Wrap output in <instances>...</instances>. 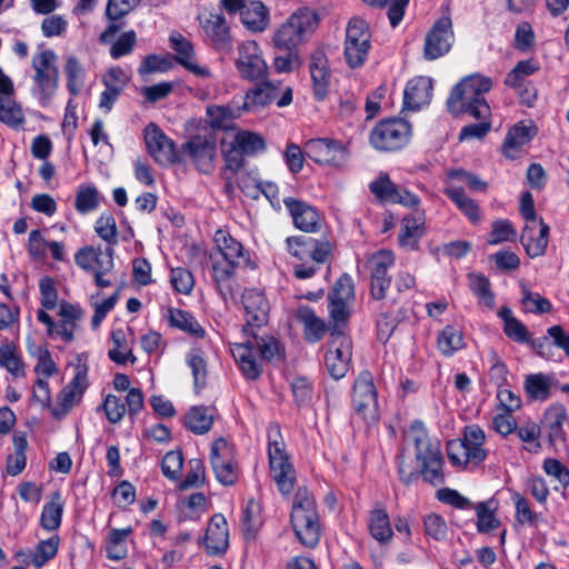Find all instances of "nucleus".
I'll list each match as a JSON object with an SVG mask.
<instances>
[{
  "label": "nucleus",
  "instance_id": "0e129e2a",
  "mask_svg": "<svg viewBox=\"0 0 569 569\" xmlns=\"http://www.w3.org/2000/svg\"><path fill=\"white\" fill-rule=\"evenodd\" d=\"M99 206V192L97 188L87 186L80 187L77 196L74 207L78 212L84 214L93 211Z\"/></svg>",
  "mask_w": 569,
  "mask_h": 569
},
{
  "label": "nucleus",
  "instance_id": "c03bdc74",
  "mask_svg": "<svg viewBox=\"0 0 569 569\" xmlns=\"http://www.w3.org/2000/svg\"><path fill=\"white\" fill-rule=\"evenodd\" d=\"M369 530L371 536L381 543H387L391 540L393 532L385 508L377 507L370 512Z\"/></svg>",
  "mask_w": 569,
  "mask_h": 569
},
{
  "label": "nucleus",
  "instance_id": "c756f323",
  "mask_svg": "<svg viewBox=\"0 0 569 569\" xmlns=\"http://www.w3.org/2000/svg\"><path fill=\"white\" fill-rule=\"evenodd\" d=\"M309 69L315 93L319 99H322L327 93L331 78L328 58L323 48L312 50Z\"/></svg>",
  "mask_w": 569,
  "mask_h": 569
},
{
  "label": "nucleus",
  "instance_id": "0eeeda50",
  "mask_svg": "<svg viewBox=\"0 0 569 569\" xmlns=\"http://www.w3.org/2000/svg\"><path fill=\"white\" fill-rule=\"evenodd\" d=\"M32 68L33 92L42 106H47L57 92L59 84V70L57 56L52 50H42L33 56Z\"/></svg>",
  "mask_w": 569,
  "mask_h": 569
},
{
  "label": "nucleus",
  "instance_id": "a211bd4d",
  "mask_svg": "<svg viewBox=\"0 0 569 569\" xmlns=\"http://www.w3.org/2000/svg\"><path fill=\"white\" fill-rule=\"evenodd\" d=\"M144 142L149 154L161 166H170L179 161L174 142L153 122L143 130Z\"/></svg>",
  "mask_w": 569,
  "mask_h": 569
},
{
  "label": "nucleus",
  "instance_id": "e2e57ef3",
  "mask_svg": "<svg viewBox=\"0 0 569 569\" xmlns=\"http://www.w3.org/2000/svg\"><path fill=\"white\" fill-rule=\"evenodd\" d=\"M366 4L375 8H388V19L390 24L397 27L403 18L405 10L409 3V0H362Z\"/></svg>",
  "mask_w": 569,
  "mask_h": 569
},
{
  "label": "nucleus",
  "instance_id": "3c124183",
  "mask_svg": "<svg viewBox=\"0 0 569 569\" xmlns=\"http://www.w3.org/2000/svg\"><path fill=\"white\" fill-rule=\"evenodd\" d=\"M0 367L7 369L16 378L24 377V363L12 342H6L0 347Z\"/></svg>",
  "mask_w": 569,
  "mask_h": 569
},
{
  "label": "nucleus",
  "instance_id": "a878e982",
  "mask_svg": "<svg viewBox=\"0 0 569 569\" xmlns=\"http://www.w3.org/2000/svg\"><path fill=\"white\" fill-rule=\"evenodd\" d=\"M170 47L176 52L174 60L188 71L200 78H211V71L196 62L194 48L190 40L179 32H172L169 38Z\"/></svg>",
  "mask_w": 569,
  "mask_h": 569
},
{
  "label": "nucleus",
  "instance_id": "f257e3e1",
  "mask_svg": "<svg viewBox=\"0 0 569 569\" xmlns=\"http://www.w3.org/2000/svg\"><path fill=\"white\" fill-rule=\"evenodd\" d=\"M491 88V81L480 76H469L457 83L447 100V108L452 114L468 113L476 119H488L491 116L485 99Z\"/></svg>",
  "mask_w": 569,
  "mask_h": 569
},
{
  "label": "nucleus",
  "instance_id": "de8ad7c7",
  "mask_svg": "<svg viewBox=\"0 0 569 569\" xmlns=\"http://www.w3.org/2000/svg\"><path fill=\"white\" fill-rule=\"evenodd\" d=\"M469 288L477 296L479 303L492 310L496 305L495 292L491 289L490 281L481 273L468 274Z\"/></svg>",
  "mask_w": 569,
  "mask_h": 569
},
{
  "label": "nucleus",
  "instance_id": "a18cd8bd",
  "mask_svg": "<svg viewBox=\"0 0 569 569\" xmlns=\"http://www.w3.org/2000/svg\"><path fill=\"white\" fill-rule=\"evenodd\" d=\"M523 388L531 401H546L551 396V381L542 372L528 375Z\"/></svg>",
  "mask_w": 569,
  "mask_h": 569
},
{
  "label": "nucleus",
  "instance_id": "72a5a7b5",
  "mask_svg": "<svg viewBox=\"0 0 569 569\" xmlns=\"http://www.w3.org/2000/svg\"><path fill=\"white\" fill-rule=\"evenodd\" d=\"M567 420V409L560 403H551L543 412L542 423L548 430V441L555 445L559 440H565L563 423Z\"/></svg>",
  "mask_w": 569,
  "mask_h": 569
},
{
  "label": "nucleus",
  "instance_id": "09e8293b",
  "mask_svg": "<svg viewBox=\"0 0 569 569\" xmlns=\"http://www.w3.org/2000/svg\"><path fill=\"white\" fill-rule=\"evenodd\" d=\"M232 146L238 148L244 156H253L266 149V141L262 136L257 132L240 130L232 140Z\"/></svg>",
  "mask_w": 569,
  "mask_h": 569
},
{
  "label": "nucleus",
  "instance_id": "4c0bfd02",
  "mask_svg": "<svg viewBox=\"0 0 569 569\" xmlns=\"http://www.w3.org/2000/svg\"><path fill=\"white\" fill-rule=\"evenodd\" d=\"M243 109L241 104L232 106H209L207 108L208 123L217 130H228L232 128L236 119L240 118Z\"/></svg>",
  "mask_w": 569,
  "mask_h": 569
},
{
  "label": "nucleus",
  "instance_id": "7ed1b4c3",
  "mask_svg": "<svg viewBox=\"0 0 569 569\" xmlns=\"http://www.w3.org/2000/svg\"><path fill=\"white\" fill-rule=\"evenodd\" d=\"M216 248L223 261H216L212 266L213 279L223 298L230 292V288H222V283L233 278L237 268L253 267L250 253L242 243L233 238L227 230L219 229L213 237Z\"/></svg>",
  "mask_w": 569,
  "mask_h": 569
},
{
  "label": "nucleus",
  "instance_id": "f3484780",
  "mask_svg": "<svg viewBox=\"0 0 569 569\" xmlns=\"http://www.w3.org/2000/svg\"><path fill=\"white\" fill-rule=\"evenodd\" d=\"M352 356V343L349 337L335 330L331 333L328 351L326 353V366L335 379H341L349 370Z\"/></svg>",
  "mask_w": 569,
  "mask_h": 569
},
{
  "label": "nucleus",
  "instance_id": "5701e85b",
  "mask_svg": "<svg viewBox=\"0 0 569 569\" xmlns=\"http://www.w3.org/2000/svg\"><path fill=\"white\" fill-rule=\"evenodd\" d=\"M355 298L353 281L350 276L342 274L329 293V311L336 323L345 322L349 316V303Z\"/></svg>",
  "mask_w": 569,
  "mask_h": 569
},
{
  "label": "nucleus",
  "instance_id": "39448f33",
  "mask_svg": "<svg viewBox=\"0 0 569 569\" xmlns=\"http://www.w3.org/2000/svg\"><path fill=\"white\" fill-rule=\"evenodd\" d=\"M291 523L301 545L307 548H315L318 545L321 528L316 501L306 488H299L295 495Z\"/></svg>",
  "mask_w": 569,
  "mask_h": 569
},
{
  "label": "nucleus",
  "instance_id": "9d476101",
  "mask_svg": "<svg viewBox=\"0 0 569 569\" xmlns=\"http://www.w3.org/2000/svg\"><path fill=\"white\" fill-rule=\"evenodd\" d=\"M371 48V32L369 24L361 18H352L346 30L345 59L347 64L355 69L361 67Z\"/></svg>",
  "mask_w": 569,
  "mask_h": 569
},
{
  "label": "nucleus",
  "instance_id": "69168bd1",
  "mask_svg": "<svg viewBox=\"0 0 569 569\" xmlns=\"http://www.w3.org/2000/svg\"><path fill=\"white\" fill-rule=\"evenodd\" d=\"M97 234L111 246L118 243L116 219L111 213H102L96 221Z\"/></svg>",
  "mask_w": 569,
  "mask_h": 569
},
{
  "label": "nucleus",
  "instance_id": "58836bf2",
  "mask_svg": "<svg viewBox=\"0 0 569 569\" xmlns=\"http://www.w3.org/2000/svg\"><path fill=\"white\" fill-rule=\"evenodd\" d=\"M447 455L450 462L457 467H466L468 463H478L485 459V451H472L461 439L451 440L447 445Z\"/></svg>",
  "mask_w": 569,
  "mask_h": 569
},
{
  "label": "nucleus",
  "instance_id": "ea45409f",
  "mask_svg": "<svg viewBox=\"0 0 569 569\" xmlns=\"http://www.w3.org/2000/svg\"><path fill=\"white\" fill-rule=\"evenodd\" d=\"M64 503L60 491H54L50 496V500L44 503L40 516V525L47 531L57 530L62 520Z\"/></svg>",
  "mask_w": 569,
  "mask_h": 569
},
{
  "label": "nucleus",
  "instance_id": "052dcab7",
  "mask_svg": "<svg viewBox=\"0 0 569 569\" xmlns=\"http://www.w3.org/2000/svg\"><path fill=\"white\" fill-rule=\"evenodd\" d=\"M536 47V34L528 21L520 22L515 31L513 48L521 53H529Z\"/></svg>",
  "mask_w": 569,
  "mask_h": 569
},
{
  "label": "nucleus",
  "instance_id": "c9c22d12",
  "mask_svg": "<svg viewBox=\"0 0 569 569\" xmlns=\"http://www.w3.org/2000/svg\"><path fill=\"white\" fill-rule=\"evenodd\" d=\"M425 221L421 216H407L401 221V230L398 237L399 244L408 250L418 249L420 238L423 236Z\"/></svg>",
  "mask_w": 569,
  "mask_h": 569
},
{
  "label": "nucleus",
  "instance_id": "37998d69",
  "mask_svg": "<svg viewBox=\"0 0 569 569\" xmlns=\"http://www.w3.org/2000/svg\"><path fill=\"white\" fill-rule=\"evenodd\" d=\"M168 321L171 327L182 330L196 338H203L206 335L204 329L188 311L170 308L168 310Z\"/></svg>",
  "mask_w": 569,
  "mask_h": 569
},
{
  "label": "nucleus",
  "instance_id": "9b49d317",
  "mask_svg": "<svg viewBox=\"0 0 569 569\" xmlns=\"http://www.w3.org/2000/svg\"><path fill=\"white\" fill-rule=\"evenodd\" d=\"M210 463L217 480L224 486H232L239 476L234 448L224 438L216 439L211 445Z\"/></svg>",
  "mask_w": 569,
  "mask_h": 569
},
{
  "label": "nucleus",
  "instance_id": "6e6d98bb",
  "mask_svg": "<svg viewBox=\"0 0 569 569\" xmlns=\"http://www.w3.org/2000/svg\"><path fill=\"white\" fill-rule=\"evenodd\" d=\"M0 121L13 128L21 127L24 122L22 108L12 96L0 98Z\"/></svg>",
  "mask_w": 569,
  "mask_h": 569
},
{
  "label": "nucleus",
  "instance_id": "2eb2a0df",
  "mask_svg": "<svg viewBox=\"0 0 569 569\" xmlns=\"http://www.w3.org/2000/svg\"><path fill=\"white\" fill-rule=\"evenodd\" d=\"M409 126L398 119L380 121L370 134L371 144L383 151H392L403 147L409 139Z\"/></svg>",
  "mask_w": 569,
  "mask_h": 569
},
{
  "label": "nucleus",
  "instance_id": "c85d7f7f",
  "mask_svg": "<svg viewBox=\"0 0 569 569\" xmlns=\"http://www.w3.org/2000/svg\"><path fill=\"white\" fill-rule=\"evenodd\" d=\"M512 432H516L523 442H535L533 452L540 450L541 443L538 439L541 435V427L539 425L529 420L519 427L512 415H500V436L506 437Z\"/></svg>",
  "mask_w": 569,
  "mask_h": 569
},
{
  "label": "nucleus",
  "instance_id": "49530a36",
  "mask_svg": "<svg viewBox=\"0 0 569 569\" xmlns=\"http://www.w3.org/2000/svg\"><path fill=\"white\" fill-rule=\"evenodd\" d=\"M297 319L305 327V336L307 340L316 342L325 335V322L319 319L310 308H299L297 311Z\"/></svg>",
  "mask_w": 569,
  "mask_h": 569
},
{
  "label": "nucleus",
  "instance_id": "6e6552de",
  "mask_svg": "<svg viewBox=\"0 0 569 569\" xmlns=\"http://www.w3.org/2000/svg\"><path fill=\"white\" fill-rule=\"evenodd\" d=\"M276 438H271L269 433V470L270 477L276 482L278 490L288 496L296 483V470L290 462V458L286 451L284 442L280 438L279 430H274Z\"/></svg>",
  "mask_w": 569,
  "mask_h": 569
},
{
  "label": "nucleus",
  "instance_id": "20e7f679",
  "mask_svg": "<svg viewBox=\"0 0 569 569\" xmlns=\"http://www.w3.org/2000/svg\"><path fill=\"white\" fill-rule=\"evenodd\" d=\"M405 441L416 447V458L421 463L420 475L423 480L432 486L445 482L443 457L440 446L431 442L422 422L416 421L405 433Z\"/></svg>",
  "mask_w": 569,
  "mask_h": 569
},
{
  "label": "nucleus",
  "instance_id": "f03ea898",
  "mask_svg": "<svg viewBox=\"0 0 569 569\" xmlns=\"http://www.w3.org/2000/svg\"><path fill=\"white\" fill-rule=\"evenodd\" d=\"M252 339L242 343H233L231 353L242 375L249 380L258 379L262 373L261 362L256 359L254 350L267 361L280 360L279 341L272 336H259L257 331L247 333Z\"/></svg>",
  "mask_w": 569,
  "mask_h": 569
},
{
  "label": "nucleus",
  "instance_id": "13d9d810",
  "mask_svg": "<svg viewBox=\"0 0 569 569\" xmlns=\"http://www.w3.org/2000/svg\"><path fill=\"white\" fill-rule=\"evenodd\" d=\"M446 196H448L456 206L471 220L477 221L478 206L472 199L466 196L465 191L460 187H448L445 189Z\"/></svg>",
  "mask_w": 569,
  "mask_h": 569
},
{
  "label": "nucleus",
  "instance_id": "774afa93",
  "mask_svg": "<svg viewBox=\"0 0 569 569\" xmlns=\"http://www.w3.org/2000/svg\"><path fill=\"white\" fill-rule=\"evenodd\" d=\"M369 188L379 200L389 202H392L399 190V187L390 180L388 174H380L377 180L370 183Z\"/></svg>",
  "mask_w": 569,
  "mask_h": 569
},
{
  "label": "nucleus",
  "instance_id": "b1692460",
  "mask_svg": "<svg viewBox=\"0 0 569 569\" xmlns=\"http://www.w3.org/2000/svg\"><path fill=\"white\" fill-rule=\"evenodd\" d=\"M452 38L453 33L450 18H440L426 37L425 58L435 60L446 54L451 48Z\"/></svg>",
  "mask_w": 569,
  "mask_h": 569
},
{
  "label": "nucleus",
  "instance_id": "423d86ee",
  "mask_svg": "<svg viewBox=\"0 0 569 569\" xmlns=\"http://www.w3.org/2000/svg\"><path fill=\"white\" fill-rule=\"evenodd\" d=\"M319 23L316 11L302 8L292 13L274 32L272 41L277 49L296 50L315 32Z\"/></svg>",
  "mask_w": 569,
  "mask_h": 569
},
{
  "label": "nucleus",
  "instance_id": "5fc2aeb1",
  "mask_svg": "<svg viewBox=\"0 0 569 569\" xmlns=\"http://www.w3.org/2000/svg\"><path fill=\"white\" fill-rule=\"evenodd\" d=\"M60 545V538L58 536H53L47 540L40 541L36 548L30 551V562L36 568H41L49 560L56 557Z\"/></svg>",
  "mask_w": 569,
  "mask_h": 569
},
{
  "label": "nucleus",
  "instance_id": "4be33fe9",
  "mask_svg": "<svg viewBox=\"0 0 569 569\" xmlns=\"http://www.w3.org/2000/svg\"><path fill=\"white\" fill-rule=\"evenodd\" d=\"M538 134V128L531 121L526 123L519 121L509 128L503 143L501 146V152L510 160H517L522 158L525 154V147Z\"/></svg>",
  "mask_w": 569,
  "mask_h": 569
},
{
  "label": "nucleus",
  "instance_id": "603ef678",
  "mask_svg": "<svg viewBox=\"0 0 569 569\" xmlns=\"http://www.w3.org/2000/svg\"><path fill=\"white\" fill-rule=\"evenodd\" d=\"M187 363L193 376V385L197 391L207 386L208 369L204 352L201 349H192L187 356Z\"/></svg>",
  "mask_w": 569,
  "mask_h": 569
},
{
  "label": "nucleus",
  "instance_id": "4468645a",
  "mask_svg": "<svg viewBox=\"0 0 569 569\" xmlns=\"http://www.w3.org/2000/svg\"><path fill=\"white\" fill-rule=\"evenodd\" d=\"M393 263L395 254L388 249L378 250L368 258L366 267L370 273V295L373 299L381 300L386 297L391 283L388 271Z\"/></svg>",
  "mask_w": 569,
  "mask_h": 569
},
{
  "label": "nucleus",
  "instance_id": "f8f14e48",
  "mask_svg": "<svg viewBox=\"0 0 569 569\" xmlns=\"http://www.w3.org/2000/svg\"><path fill=\"white\" fill-rule=\"evenodd\" d=\"M234 66L239 76L248 81H260L268 76V66L262 51L253 40L243 41L238 46Z\"/></svg>",
  "mask_w": 569,
  "mask_h": 569
},
{
  "label": "nucleus",
  "instance_id": "79ce46f5",
  "mask_svg": "<svg viewBox=\"0 0 569 569\" xmlns=\"http://www.w3.org/2000/svg\"><path fill=\"white\" fill-rule=\"evenodd\" d=\"M242 23L252 31H263L268 27V9L260 1H250L241 11Z\"/></svg>",
  "mask_w": 569,
  "mask_h": 569
},
{
  "label": "nucleus",
  "instance_id": "1a4fd4ad",
  "mask_svg": "<svg viewBox=\"0 0 569 569\" xmlns=\"http://www.w3.org/2000/svg\"><path fill=\"white\" fill-rule=\"evenodd\" d=\"M273 101L280 108L289 106L292 102V89L282 87L280 82L263 81L246 92L241 109L257 113Z\"/></svg>",
  "mask_w": 569,
  "mask_h": 569
},
{
  "label": "nucleus",
  "instance_id": "e433bc0d",
  "mask_svg": "<svg viewBox=\"0 0 569 569\" xmlns=\"http://www.w3.org/2000/svg\"><path fill=\"white\" fill-rule=\"evenodd\" d=\"M500 319L502 329L508 339L518 345H526L531 337L528 327L512 315V310L507 307H500Z\"/></svg>",
  "mask_w": 569,
  "mask_h": 569
},
{
  "label": "nucleus",
  "instance_id": "393cba45",
  "mask_svg": "<svg viewBox=\"0 0 569 569\" xmlns=\"http://www.w3.org/2000/svg\"><path fill=\"white\" fill-rule=\"evenodd\" d=\"M200 24L206 39L213 49L224 52L231 50L232 38L230 27L222 14L209 13L204 18H200Z\"/></svg>",
  "mask_w": 569,
  "mask_h": 569
},
{
  "label": "nucleus",
  "instance_id": "ddd939ff",
  "mask_svg": "<svg viewBox=\"0 0 569 569\" xmlns=\"http://www.w3.org/2000/svg\"><path fill=\"white\" fill-rule=\"evenodd\" d=\"M352 407L363 420L377 421L379 419L377 390L372 376L368 371L361 372L353 383Z\"/></svg>",
  "mask_w": 569,
  "mask_h": 569
},
{
  "label": "nucleus",
  "instance_id": "338daca9",
  "mask_svg": "<svg viewBox=\"0 0 569 569\" xmlns=\"http://www.w3.org/2000/svg\"><path fill=\"white\" fill-rule=\"evenodd\" d=\"M515 500V519L521 525L533 526L538 522L540 513L535 512L528 499L519 493L513 497Z\"/></svg>",
  "mask_w": 569,
  "mask_h": 569
},
{
  "label": "nucleus",
  "instance_id": "f704fd0d",
  "mask_svg": "<svg viewBox=\"0 0 569 569\" xmlns=\"http://www.w3.org/2000/svg\"><path fill=\"white\" fill-rule=\"evenodd\" d=\"M541 69L538 59L531 57L529 59L520 60L516 66L506 74L503 83L510 89H518L530 82L528 78Z\"/></svg>",
  "mask_w": 569,
  "mask_h": 569
},
{
  "label": "nucleus",
  "instance_id": "2f4dec72",
  "mask_svg": "<svg viewBox=\"0 0 569 569\" xmlns=\"http://www.w3.org/2000/svg\"><path fill=\"white\" fill-rule=\"evenodd\" d=\"M432 87V80L428 77L421 76L411 79L405 89V107L416 111L428 104L431 99Z\"/></svg>",
  "mask_w": 569,
  "mask_h": 569
},
{
  "label": "nucleus",
  "instance_id": "dca6fc26",
  "mask_svg": "<svg viewBox=\"0 0 569 569\" xmlns=\"http://www.w3.org/2000/svg\"><path fill=\"white\" fill-rule=\"evenodd\" d=\"M181 152L192 161L202 173H209L214 168L217 142L213 134H198L182 144Z\"/></svg>",
  "mask_w": 569,
  "mask_h": 569
},
{
  "label": "nucleus",
  "instance_id": "412c9836",
  "mask_svg": "<svg viewBox=\"0 0 569 569\" xmlns=\"http://www.w3.org/2000/svg\"><path fill=\"white\" fill-rule=\"evenodd\" d=\"M88 387V370L86 366H78L72 380L60 391L58 407L51 413L56 419L64 417L71 408L80 402Z\"/></svg>",
  "mask_w": 569,
  "mask_h": 569
},
{
  "label": "nucleus",
  "instance_id": "cd10ccee",
  "mask_svg": "<svg viewBox=\"0 0 569 569\" xmlns=\"http://www.w3.org/2000/svg\"><path fill=\"white\" fill-rule=\"evenodd\" d=\"M202 541L208 555L218 556L227 551L229 547V529L227 520L222 515L212 516Z\"/></svg>",
  "mask_w": 569,
  "mask_h": 569
},
{
  "label": "nucleus",
  "instance_id": "4d7b16f0",
  "mask_svg": "<svg viewBox=\"0 0 569 569\" xmlns=\"http://www.w3.org/2000/svg\"><path fill=\"white\" fill-rule=\"evenodd\" d=\"M13 447L14 452L7 458V472L10 476L19 475L26 467V450L28 448L26 436L16 435L13 437Z\"/></svg>",
  "mask_w": 569,
  "mask_h": 569
},
{
  "label": "nucleus",
  "instance_id": "aec40b11",
  "mask_svg": "<svg viewBox=\"0 0 569 569\" xmlns=\"http://www.w3.org/2000/svg\"><path fill=\"white\" fill-rule=\"evenodd\" d=\"M246 315L244 333H249L266 326L269 320L270 305L262 291L248 289L242 295Z\"/></svg>",
  "mask_w": 569,
  "mask_h": 569
},
{
  "label": "nucleus",
  "instance_id": "864d4df0",
  "mask_svg": "<svg viewBox=\"0 0 569 569\" xmlns=\"http://www.w3.org/2000/svg\"><path fill=\"white\" fill-rule=\"evenodd\" d=\"M130 527L124 529H112L107 540V555L112 560H121L126 558L128 548L127 539L131 535Z\"/></svg>",
  "mask_w": 569,
  "mask_h": 569
},
{
  "label": "nucleus",
  "instance_id": "680f3d73",
  "mask_svg": "<svg viewBox=\"0 0 569 569\" xmlns=\"http://www.w3.org/2000/svg\"><path fill=\"white\" fill-rule=\"evenodd\" d=\"M64 71L67 76V88L72 96H77L83 84L84 70L79 60L71 56L66 61Z\"/></svg>",
  "mask_w": 569,
  "mask_h": 569
},
{
  "label": "nucleus",
  "instance_id": "7c9ffc66",
  "mask_svg": "<svg viewBox=\"0 0 569 569\" xmlns=\"http://www.w3.org/2000/svg\"><path fill=\"white\" fill-rule=\"evenodd\" d=\"M283 203L288 208L293 223L298 229L306 232L318 230L320 217L315 208L293 198H286Z\"/></svg>",
  "mask_w": 569,
  "mask_h": 569
},
{
  "label": "nucleus",
  "instance_id": "bf43d9fd",
  "mask_svg": "<svg viewBox=\"0 0 569 569\" xmlns=\"http://www.w3.org/2000/svg\"><path fill=\"white\" fill-rule=\"evenodd\" d=\"M463 346L462 332L452 326H446L438 337V348L450 356Z\"/></svg>",
  "mask_w": 569,
  "mask_h": 569
},
{
  "label": "nucleus",
  "instance_id": "6ab92c4d",
  "mask_svg": "<svg viewBox=\"0 0 569 569\" xmlns=\"http://www.w3.org/2000/svg\"><path fill=\"white\" fill-rule=\"evenodd\" d=\"M305 153L320 164L342 167L348 159L347 149L332 139H311L305 144Z\"/></svg>",
  "mask_w": 569,
  "mask_h": 569
},
{
  "label": "nucleus",
  "instance_id": "a19ab883",
  "mask_svg": "<svg viewBox=\"0 0 569 569\" xmlns=\"http://www.w3.org/2000/svg\"><path fill=\"white\" fill-rule=\"evenodd\" d=\"M213 423V410L208 407H192L184 417V426L196 435L207 433Z\"/></svg>",
  "mask_w": 569,
  "mask_h": 569
},
{
  "label": "nucleus",
  "instance_id": "8fccbe9b",
  "mask_svg": "<svg viewBox=\"0 0 569 569\" xmlns=\"http://www.w3.org/2000/svg\"><path fill=\"white\" fill-rule=\"evenodd\" d=\"M113 347L108 351L109 358L117 365H126L128 361L134 363L137 358L132 353L131 347L127 345L123 330L116 329L111 332Z\"/></svg>",
  "mask_w": 569,
  "mask_h": 569
},
{
  "label": "nucleus",
  "instance_id": "473e14b6",
  "mask_svg": "<svg viewBox=\"0 0 569 569\" xmlns=\"http://www.w3.org/2000/svg\"><path fill=\"white\" fill-rule=\"evenodd\" d=\"M539 233L533 234L536 226L526 224L522 234L521 243L525 247L527 254L530 258H537L546 252L548 240H549V226L542 220H539Z\"/></svg>",
  "mask_w": 569,
  "mask_h": 569
},
{
  "label": "nucleus",
  "instance_id": "bb28decb",
  "mask_svg": "<svg viewBox=\"0 0 569 569\" xmlns=\"http://www.w3.org/2000/svg\"><path fill=\"white\" fill-rule=\"evenodd\" d=\"M140 2L141 0H108L104 14L110 22L99 36L100 43L108 44L112 42L114 36L121 29V24L117 21L132 12Z\"/></svg>",
  "mask_w": 569,
  "mask_h": 569
}]
</instances>
